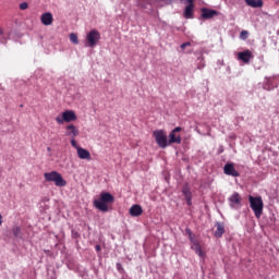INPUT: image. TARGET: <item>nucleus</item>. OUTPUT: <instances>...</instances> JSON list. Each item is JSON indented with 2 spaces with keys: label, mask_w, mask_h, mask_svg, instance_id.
Instances as JSON below:
<instances>
[{
  "label": "nucleus",
  "mask_w": 279,
  "mask_h": 279,
  "mask_svg": "<svg viewBox=\"0 0 279 279\" xmlns=\"http://www.w3.org/2000/svg\"><path fill=\"white\" fill-rule=\"evenodd\" d=\"M66 130V136H70L71 138H75V136H80V129L75 126L74 124H70L65 128Z\"/></svg>",
  "instance_id": "obj_12"
},
{
  "label": "nucleus",
  "mask_w": 279,
  "mask_h": 279,
  "mask_svg": "<svg viewBox=\"0 0 279 279\" xmlns=\"http://www.w3.org/2000/svg\"><path fill=\"white\" fill-rule=\"evenodd\" d=\"M117 269H118L119 274H123V271H124L123 266L121 265V263H117Z\"/></svg>",
  "instance_id": "obj_25"
},
{
  "label": "nucleus",
  "mask_w": 279,
  "mask_h": 279,
  "mask_svg": "<svg viewBox=\"0 0 279 279\" xmlns=\"http://www.w3.org/2000/svg\"><path fill=\"white\" fill-rule=\"evenodd\" d=\"M223 172L226 175H231L232 178H239L241 175L234 168V163L225 165Z\"/></svg>",
  "instance_id": "obj_10"
},
{
  "label": "nucleus",
  "mask_w": 279,
  "mask_h": 279,
  "mask_svg": "<svg viewBox=\"0 0 279 279\" xmlns=\"http://www.w3.org/2000/svg\"><path fill=\"white\" fill-rule=\"evenodd\" d=\"M238 60L244 62V64H250V60H252V51L244 50L242 52H238Z\"/></svg>",
  "instance_id": "obj_11"
},
{
  "label": "nucleus",
  "mask_w": 279,
  "mask_h": 279,
  "mask_svg": "<svg viewBox=\"0 0 279 279\" xmlns=\"http://www.w3.org/2000/svg\"><path fill=\"white\" fill-rule=\"evenodd\" d=\"M130 215L131 217H141L143 215V207L141 205H133L130 208Z\"/></svg>",
  "instance_id": "obj_18"
},
{
  "label": "nucleus",
  "mask_w": 279,
  "mask_h": 279,
  "mask_svg": "<svg viewBox=\"0 0 279 279\" xmlns=\"http://www.w3.org/2000/svg\"><path fill=\"white\" fill-rule=\"evenodd\" d=\"M243 198L241 197V194L238 192H234L230 197H229V206L230 208H233V210H239L243 204Z\"/></svg>",
  "instance_id": "obj_7"
},
{
  "label": "nucleus",
  "mask_w": 279,
  "mask_h": 279,
  "mask_svg": "<svg viewBox=\"0 0 279 279\" xmlns=\"http://www.w3.org/2000/svg\"><path fill=\"white\" fill-rule=\"evenodd\" d=\"M0 36H3V28L0 27Z\"/></svg>",
  "instance_id": "obj_32"
},
{
  "label": "nucleus",
  "mask_w": 279,
  "mask_h": 279,
  "mask_svg": "<svg viewBox=\"0 0 279 279\" xmlns=\"http://www.w3.org/2000/svg\"><path fill=\"white\" fill-rule=\"evenodd\" d=\"M27 8H29L27 2H23V3L20 4V10H27Z\"/></svg>",
  "instance_id": "obj_26"
},
{
  "label": "nucleus",
  "mask_w": 279,
  "mask_h": 279,
  "mask_svg": "<svg viewBox=\"0 0 279 279\" xmlns=\"http://www.w3.org/2000/svg\"><path fill=\"white\" fill-rule=\"evenodd\" d=\"M153 136L158 147H160L161 149H167V147L169 146V141L167 140V132H165L163 130H156L153 132Z\"/></svg>",
  "instance_id": "obj_5"
},
{
  "label": "nucleus",
  "mask_w": 279,
  "mask_h": 279,
  "mask_svg": "<svg viewBox=\"0 0 279 279\" xmlns=\"http://www.w3.org/2000/svg\"><path fill=\"white\" fill-rule=\"evenodd\" d=\"M40 21L43 23V25H52L53 24V14L47 12V13H44L40 17Z\"/></svg>",
  "instance_id": "obj_16"
},
{
  "label": "nucleus",
  "mask_w": 279,
  "mask_h": 279,
  "mask_svg": "<svg viewBox=\"0 0 279 279\" xmlns=\"http://www.w3.org/2000/svg\"><path fill=\"white\" fill-rule=\"evenodd\" d=\"M215 227L216 231L214 232V236L221 239L226 233V226L222 222H216Z\"/></svg>",
  "instance_id": "obj_13"
},
{
  "label": "nucleus",
  "mask_w": 279,
  "mask_h": 279,
  "mask_svg": "<svg viewBox=\"0 0 279 279\" xmlns=\"http://www.w3.org/2000/svg\"><path fill=\"white\" fill-rule=\"evenodd\" d=\"M201 12H202L201 17H203L205 21L215 19V16H219V13L217 12V10H213L208 8H202Z\"/></svg>",
  "instance_id": "obj_8"
},
{
  "label": "nucleus",
  "mask_w": 279,
  "mask_h": 279,
  "mask_svg": "<svg viewBox=\"0 0 279 279\" xmlns=\"http://www.w3.org/2000/svg\"><path fill=\"white\" fill-rule=\"evenodd\" d=\"M182 130V126H177L174 128L171 132L177 134L178 132H180Z\"/></svg>",
  "instance_id": "obj_28"
},
{
  "label": "nucleus",
  "mask_w": 279,
  "mask_h": 279,
  "mask_svg": "<svg viewBox=\"0 0 279 279\" xmlns=\"http://www.w3.org/2000/svg\"><path fill=\"white\" fill-rule=\"evenodd\" d=\"M194 1L195 0H186V3H189V5H186L184 9V12H183L184 19H193L194 8H195V3H193Z\"/></svg>",
  "instance_id": "obj_9"
},
{
  "label": "nucleus",
  "mask_w": 279,
  "mask_h": 279,
  "mask_svg": "<svg viewBox=\"0 0 279 279\" xmlns=\"http://www.w3.org/2000/svg\"><path fill=\"white\" fill-rule=\"evenodd\" d=\"M245 3L250 8H263V0H245Z\"/></svg>",
  "instance_id": "obj_19"
},
{
  "label": "nucleus",
  "mask_w": 279,
  "mask_h": 279,
  "mask_svg": "<svg viewBox=\"0 0 279 279\" xmlns=\"http://www.w3.org/2000/svg\"><path fill=\"white\" fill-rule=\"evenodd\" d=\"M173 143H175L177 145H181L182 137L171 131L169 134L168 145H173Z\"/></svg>",
  "instance_id": "obj_17"
},
{
  "label": "nucleus",
  "mask_w": 279,
  "mask_h": 279,
  "mask_svg": "<svg viewBox=\"0 0 279 279\" xmlns=\"http://www.w3.org/2000/svg\"><path fill=\"white\" fill-rule=\"evenodd\" d=\"M186 232H187V234L190 236V241H193V232H191L190 229H186Z\"/></svg>",
  "instance_id": "obj_29"
},
{
  "label": "nucleus",
  "mask_w": 279,
  "mask_h": 279,
  "mask_svg": "<svg viewBox=\"0 0 279 279\" xmlns=\"http://www.w3.org/2000/svg\"><path fill=\"white\" fill-rule=\"evenodd\" d=\"M3 223V216L0 215V226Z\"/></svg>",
  "instance_id": "obj_31"
},
{
  "label": "nucleus",
  "mask_w": 279,
  "mask_h": 279,
  "mask_svg": "<svg viewBox=\"0 0 279 279\" xmlns=\"http://www.w3.org/2000/svg\"><path fill=\"white\" fill-rule=\"evenodd\" d=\"M101 40V34L97 29H92L86 35L85 39V47H90L92 49L94 47H97V44Z\"/></svg>",
  "instance_id": "obj_4"
},
{
  "label": "nucleus",
  "mask_w": 279,
  "mask_h": 279,
  "mask_svg": "<svg viewBox=\"0 0 279 279\" xmlns=\"http://www.w3.org/2000/svg\"><path fill=\"white\" fill-rule=\"evenodd\" d=\"M247 35H248L247 31H242V32L240 33V38H241L242 40H246Z\"/></svg>",
  "instance_id": "obj_23"
},
{
  "label": "nucleus",
  "mask_w": 279,
  "mask_h": 279,
  "mask_svg": "<svg viewBox=\"0 0 279 279\" xmlns=\"http://www.w3.org/2000/svg\"><path fill=\"white\" fill-rule=\"evenodd\" d=\"M186 47H191V43H184L181 45V49H186Z\"/></svg>",
  "instance_id": "obj_27"
},
{
  "label": "nucleus",
  "mask_w": 279,
  "mask_h": 279,
  "mask_svg": "<svg viewBox=\"0 0 279 279\" xmlns=\"http://www.w3.org/2000/svg\"><path fill=\"white\" fill-rule=\"evenodd\" d=\"M77 156L81 160H92L90 151H88L86 148H77Z\"/></svg>",
  "instance_id": "obj_14"
},
{
  "label": "nucleus",
  "mask_w": 279,
  "mask_h": 279,
  "mask_svg": "<svg viewBox=\"0 0 279 279\" xmlns=\"http://www.w3.org/2000/svg\"><path fill=\"white\" fill-rule=\"evenodd\" d=\"M108 204H114V196L109 192H101L99 199L94 201V206L101 213H108Z\"/></svg>",
  "instance_id": "obj_1"
},
{
  "label": "nucleus",
  "mask_w": 279,
  "mask_h": 279,
  "mask_svg": "<svg viewBox=\"0 0 279 279\" xmlns=\"http://www.w3.org/2000/svg\"><path fill=\"white\" fill-rule=\"evenodd\" d=\"M12 233L15 239H21L23 236V233L21 232V227H13Z\"/></svg>",
  "instance_id": "obj_21"
},
{
  "label": "nucleus",
  "mask_w": 279,
  "mask_h": 279,
  "mask_svg": "<svg viewBox=\"0 0 279 279\" xmlns=\"http://www.w3.org/2000/svg\"><path fill=\"white\" fill-rule=\"evenodd\" d=\"M250 207L252 208L256 219L263 217V209L265 204L263 203V197L260 196H248Z\"/></svg>",
  "instance_id": "obj_2"
},
{
  "label": "nucleus",
  "mask_w": 279,
  "mask_h": 279,
  "mask_svg": "<svg viewBox=\"0 0 279 279\" xmlns=\"http://www.w3.org/2000/svg\"><path fill=\"white\" fill-rule=\"evenodd\" d=\"M56 121L59 125H63L65 123H71V121H77V116L75 114V111L73 110H66L62 112V118L58 116L56 118Z\"/></svg>",
  "instance_id": "obj_6"
},
{
  "label": "nucleus",
  "mask_w": 279,
  "mask_h": 279,
  "mask_svg": "<svg viewBox=\"0 0 279 279\" xmlns=\"http://www.w3.org/2000/svg\"><path fill=\"white\" fill-rule=\"evenodd\" d=\"M96 252H101V246L96 245Z\"/></svg>",
  "instance_id": "obj_30"
},
{
  "label": "nucleus",
  "mask_w": 279,
  "mask_h": 279,
  "mask_svg": "<svg viewBox=\"0 0 279 279\" xmlns=\"http://www.w3.org/2000/svg\"><path fill=\"white\" fill-rule=\"evenodd\" d=\"M47 149H48V151H51V148H50V147H48Z\"/></svg>",
  "instance_id": "obj_33"
},
{
  "label": "nucleus",
  "mask_w": 279,
  "mask_h": 279,
  "mask_svg": "<svg viewBox=\"0 0 279 279\" xmlns=\"http://www.w3.org/2000/svg\"><path fill=\"white\" fill-rule=\"evenodd\" d=\"M180 1H184V0H180Z\"/></svg>",
  "instance_id": "obj_34"
},
{
  "label": "nucleus",
  "mask_w": 279,
  "mask_h": 279,
  "mask_svg": "<svg viewBox=\"0 0 279 279\" xmlns=\"http://www.w3.org/2000/svg\"><path fill=\"white\" fill-rule=\"evenodd\" d=\"M44 178L46 182H54L56 186L62 187L66 184V181L58 171L46 172L44 173Z\"/></svg>",
  "instance_id": "obj_3"
},
{
  "label": "nucleus",
  "mask_w": 279,
  "mask_h": 279,
  "mask_svg": "<svg viewBox=\"0 0 279 279\" xmlns=\"http://www.w3.org/2000/svg\"><path fill=\"white\" fill-rule=\"evenodd\" d=\"M71 145H72V147H74L76 150H77V148H80V146H77V141H75V137H72V140H71Z\"/></svg>",
  "instance_id": "obj_24"
},
{
  "label": "nucleus",
  "mask_w": 279,
  "mask_h": 279,
  "mask_svg": "<svg viewBox=\"0 0 279 279\" xmlns=\"http://www.w3.org/2000/svg\"><path fill=\"white\" fill-rule=\"evenodd\" d=\"M192 250H194L197 256H199L201 258H204V251H202V245H199V243L194 242V244L192 245Z\"/></svg>",
  "instance_id": "obj_20"
},
{
  "label": "nucleus",
  "mask_w": 279,
  "mask_h": 279,
  "mask_svg": "<svg viewBox=\"0 0 279 279\" xmlns=\"http://www.w3.org/2000/svg\"><path fill=\"white\" fill-rule=\"evenodd\" d=\"M182 193L186 199L187 206H191V204H193V194L191 193V189L187 185H185L182 189Z\"/></svg>",
  "instance_id": "obj_15"
},
{
  "label": "nucleus",
  "mask_w": 279,
  "mask_h": 279,
  "mask_svg": "<svg viewBox=\"0 0 279 279\" xmlns=\"http://www.w3.org/2000/svg\"><path fill=\"white\" fill-rule=\"evenodd\" d=\"M70 40H71V43H73V45H80V39L75 35V33L70 34Z\"/></svg>",
  "instance_id": "obj_22"
}]
</instances>
